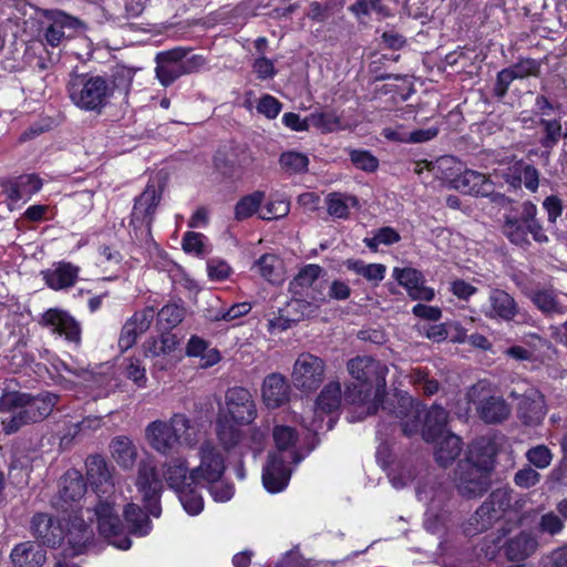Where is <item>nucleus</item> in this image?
<instances>
[{"instance_id": "f257e3e1", "label": "nucleus", "mask_w": 567, "mask_h": 567, "mask_svg": "<svg viewBox=\"0 0 567 567\" xmlns=\"http://www.w3.org/2000/svg\"><path fill=\"white\" fill-rule=\"evenodd\" d=\"M85 518L91 522L95 519L100 535L112 546L122 550L131 547V539L123 532L117 512L107 501H100L93 509L72 511L63 518L66 528L61 520H55L48 514H35L31 520V529L47 546L55 547L66 539L73 553L81 554L93 539V529Z\"/></svg>"}, {"instance_id": "f03ea898", "label": "nucleus", "mask_w": 567, "mask_h": 567, "mask_svg": "<svg viewBox=\"0 0 567 567\" xmlns=\"http://www.w3.org/2000/svg\"><path fill=\"white\" fill-rule=\"evenodd\" d=\"M382 411L400 420L402 432L408 437L421 432L422 439L432 443L447 432L449 412L437 404L427 410L422 426V405L410 395H396L388 400Z\"/></svg>"}, {"instance_id": "7ed1b4c3", "label": "nucleus", "mask_w": 567, "mask_h": 567, "mask_svg": "<svg viewBox=\"0 0 567 567\" xmlns=\"http://www.w3.org/2000/svg\"><path fill=\"white\" fill-rule=\"evenodd\" d=\"M59 401L52 392L32 395L27 392L8 391L0 396L2 431L13 434L21 427L48 417Z\"/></svg>"}, {"instance_id": "20e7f679", "label": "nucleus", "mask_w": 567, "mask_h": 567, "mask_svg": "<svg viewBox=\"0 0 567 567\" xmlns=\"http://www.w3.org/2000/svg\"><path fill=\"white\" fill-rule=\"evenodd\" d=\"M347 369L350 375L355 379L361 389L348 388L344 396L352 404H364L373 393V401L368 406V414H375L379 406L385 405L384 394L386 385L388 367L372 357H355L348 361Z\"/></svg>"}, {"instance_id": "39448f33", "label": "nucleus", "mask_w": 567, "mask_h": 567, "mask_svg": "<svg viewBox=\"0 0 567 567\" xmlns=\"http://www.w3.org/2000/svg\"><path fill=\"white\" fill-rule=\"evenodd\" d=\"M495 449L485 441L473 444L470 457L458 464L456 488L467 498L482 496L491 485V471L494 466Z\"/></svg>"}, {"instance_id": "423d86ee", "label": "nucleus", "mask_w": 567, "mask_h": 567, "mask_svg": "<svg viewBox=\"0 0 567 567\" xmlns=\"http://www.w3.org/2000/svg\"><path fill=\"white\" fill-rule=\"evenodd\" d=\"M66 91L78 109L97 114L102 113L114 94V87L106 79L87 74L72 75Z\"/></svg>"}, {"instance_id": "0eeeda50", "label": "nucleus", "mask_w": 567, "mask_h": 567, "mask_svg": "<svg viewBox=\"0 0 567 567\" xmlns=\"http://www.w3.org/2000/svg\"><path fill=\"white\" fill-rule=\"evenodd\" d=\"M512 508V491L496 488L463 525L467 536H474L489 529Z\"/></svg>"}, {"instance_id": "6e6552de", "label": "nucleus", "mask_w": 567, "mask_h": 567, "mask_svg": "<svg viewBox=\"0 0 567 567\" xmlns=\"http://www.w3.org/2000/svg\"><path fill=\"white\" fill-rule=\"evenodd\" d=\"M466 398L474 405L478 417L484 423H501L511 415L509 404L504 398L493 395L489 385L484 381L472 385L466 393Z\"/></svg>"}, {"instance_id": "1a4fd4ad", "label": "nucleus", "mask_w": 567, "mask_h": 567, "mask_svg": "<svg viewBox=\"0 0 567 567\" xmlns=\"http://www.w3.org/2000/svg\"><path fill=\"white\" fill-rule=\"evenodd\" d=\"M323 272L319 265L303 266L289 282L290 293L307 298L318 305L327 302V281L321 280Z\"/></svg>"}, {"instance_id": "9d476101", "label": "nucleus", "mask_w": 567, "mask_h": 567, "mask_svg": "<svg viewBox=\"0 0 567 567\" xmlns=\"http://www.w3.org/2000/svg\"><path fill=\"white\" fill-rule=\"evenodd\" d=\"M326 362L309 352H302L293 363L291 381L293 385L303 392L317 390L323 382Z\"/></svg>"}, {"instance_id": "9b49d317", "label": "nucleus", "mask_w": 567, "mask_h": 567, "mask_svg": "<svg viewBox=\"0 0 567 567\" xmlns=\"http://www.w3.org/2000/svg\"><path fill=\"white\" fill-rule=\"evenodd\" d=\"M200 463L189 472V480L195 484L221 478L225 462L218 450L210 443L204 442L198 452Z\"/></svg>"}, {"instance_id": "f8f14e48", "label": "nucleus", "mask_w": 567, "mask_h": 567, "mask_svg": "<svg viewBox=\"0 0 567 567\" xmlns=\"http://www.w3.org/2000/svg\"><path fill=\"white\" fill-rule=\"evenodd\" d=\"M227 412L236 424H250L257 416L251 393L243 386H234L226 392Z\"/></svg>"}, {"instance_id": "ddd939ff", "label": "nucleus", "mask_w": 567, "mask_h": 567, "mask_svg": "<svg viewBox=\"0 0 567 567\" xmlns=\"http://www.w3.org/2000/svg\"><path fill=\"white\" fill-rule=\"evenodd\" d=\"M519 308L514 297L499 288H492L487 301L482 306L481 312L487 319L512 321L518 315Z\"/></svg>"}, {"instance_id": "4468645a", "label": "nucleus", "mask_w": 567, "mask_h": 567, "mask_svg": "<svg viewBox=\"0 0 567 567\" xmlns=\"http://www.w3.org/2000/svg\"><path fill=\"white\" fill-rule=\"evenodd\" d=\"M187 53V49L177 47L156 54L155 72L158 81L164 86H168L184 75L183 59L186 58Z\"/></svg>"}, {"instance_id": "2eb2a0df", "label": "nucleus", "mask_w": 567, "mask_h": 567, "mask_svg": "<svg viewBox=\"0 0 567 567\" xmlns=\"http://www.w3.org/2000/svg\"><path fill=\"white\" fill-rule=\"evenodd\" d=\"M547 413L545 396L535 388L527 389L522 394L517 406V415L524 425H539Z\"/></svg>"}, {"instance_id": "dca6fc26", "label": "nucleus", "mask_w": 567, "mask_h": 567, "mask_svg": "<svg viewBox=\"0 0 567 567\" xmlns=\"http://www.w3.org/2000/svg\"><path fill=\"white\" fill-rule=\"evenodd\" d=\"M291 471L284 456L279 453L270 454L262 470L264 487L269 493H279L288 486Z\"/></svg>"}, {"instance_id": "f3484780", "label": "nucleus", "mask_w": 567, "mask_h": 567, "mask_svg": "<svg viewBox=\"0 0 567 567\" xmlns=\"http://www.w3.org/2000/svg\"><path fill=\"white\" fill-rule=\"evenodd\" d=\"M47 25L43 31L45 42L51 47H58L64 39L65 29H76L80 21L59 10H48L44 12Z\"/></svg>"}, {"instance_id": "a211bd4d", "label": "nucleus", "mask_w": 567, "mask_h": 567, "mask_svg": "<svg viewBox=\"0 0 567 567\" xmlns=\"http://www.w3.org/2000/svg\"><path fill=\"white\" fill-rule=\"evenodd\" d=\"M539 547L537 537L527 530H522L503 545L504 555L512 563L524 561L533 556Z\"/></svg>"}, {"instance_id": "6ab92c4d", "label": "nucleus", "mask_w": 567, "mask_h": 567, "mask_svg": "<svg viewBox=\"0 0 567 567\" xmlns=\"http://www.w3.org/2000/svg\"><path fill=\"white\" fill-rule=\"evenodd\" d=\"M393 277L408 290L412 299L431 301L434 298V290L424 285L421 271L414 268H394Z\"/></svg>"}, {"instance_id": "aec40b11", "label": "nucleus", "mask_w": 567, "mask_h": 567, "mask_svg": "<svg viewBox=\"0 0 567 567\" xmlns=\"http://www.w3.org/2000/svg\"><path fill=\"white\" fill-rule=\"evenodd\" d=\"M42 321L45 326L50 327L53 332L63 336L66 340L72 342L80 341V326L68 312L59 309H50L43 315Z\"/></svg>"}, {"instance_id": "412c9836", "label": "nucleus", "mask_w": 567, "mask_h": 567, "mask_svg": "<svg viewBox=\"0 0 567 567\" xmlns=\"http://www.w3.org/2000/svg\"><path fill=\"white\" fill-rule=\"evenodd\" d=\"M261 395L268 408L276 409L289 400L290 386L282 374L271 373L262 382Z\"/></svg>"}, {"instance_id": "4be33fe9", "label": "nucleus", "mask_w": 567, "mask_h": 567, "mask_svg": "<svg viewBox=\"0 0 567 567\" xmlns=\"http://www.w3.org/2000/svg\"><path fill=\"white\" fill-rule=\"evenodd\" d=\"M455 189L474 196H488L493 193V183L484 174L466 169L453 179Z\"/></svg>"}, {"instance_id": "5701e85b", "label": "nucleus", "mask_w": 567, "mask_h": 567, "mask_svg": "<svg viewBox=\"0 0 567 567\" xmlns=\"http://www.w3.org/2000/svg\"><path fill=\"white\" fill-rule=\"evenodd\" d=\"M80 268L71 262L60 261L42 271L45 284L53 290H62L75 285Z\"/></svg>"}, {"instance_id": "b1692460", "label": "nucleus", "mask_w": 567, "mask_h": 567, "mask_svg": "<svg viewBox=\"0 0 567 567\" xmlns=\"http://www.w3.org/2000/svg\"><path fill=\"white\" fill-rule=\"evenodd\" d=\"M10 559L13 567H41L47 560V551L33 542H22L12 548Z\"/></svg>"}, {"instance_id": "393cba45", "label": "nucleus", "mask_w": 567, "mask_h": 567, "mask_svg": "<svg viewBox=\"0 0 567 567\" xmlns=\"http://www.w3.org/2000/svg\"><path fill=\"white\" fill-rule=\"evenodd\" d=\"M163 484L154 467L144 465V515L150 514L153 517H159L162 507L159 504V493Z\"/></svg>"}, {"instance_id": "a878e982", "label": "nucleus", "mask_w": 567, "mask_h": 567, "mask_svg": "<svg viewBox=\"0 0 567 567\" xmlns=\"http://www.w3.org/2000/svg\"><path fill=\"white\" fill-rule=\"evenodd\" d=\"M435 460L441 466L452 464L461 454L462 440L460 436L447 431L436 442Z\"/></svg>"}, {"instance_id": "bb28decb", "label": "nucleus", "mask_w": 567, "mask_h": 567, "mask_svg": "<svg viewBox=\"0 0 567 567\" xmlns=\"http://www.w3.org/2000/svg\"><path fill=\"white\" fill-rule=\"evenodd\" d=\"M150 444L159 453L166 454L176 445L174 433L165 422L156 421L147 426Z\"/></svg>"}, {"instance_id": "cd10ccee", "label": "nucleus", "mask_w": 567, "mask_h": 567, "mask_svg": "<svg viewBox=\"0 0 567 567\" xmlns=\"http://www.w3.org/2000/svg\"><path fill=\"white\" fill-rule=\"evenodd\" d=\"M326 205L330 216L347 219L350 215V208H357L359 200L353 195L334 192L327 195Z\"/></svg>"}, {"instance_id": "c85d7f7f", "label": "nucleus", "mask_w": 567, "mask_h": 567, "mask_svg": "<svg viewBox=\"0 0 567 567\" xmlns=\"http://www.w3.org/2000/svg\"><path fill=\"white\" fill-rule=\"evenodd\" d=\"M164 476L168 486L175 491L195 484L189 480L186 462L181 458H174L166 464Z\"/></svg>"}, {"instance_id": "c756f323", "label": "nucleus", "mask_w": 567, "mask_h": 567, "mask_svg": "<svg viewBox=\"0 0 567 567\" xmlns=\"http://www.w3.org/2000/svg\"><path fill=\"white\" fill-rule=\"evenodd\" d=\"M216 433L220 444L227 451L235 449L245 440L243 431L226 417H218Z\"/></svg>"}, {"instance_id": "7c9ffc66", "label": "nucleus", "mask_w": 567, "mask_h": 567, "mask_svg": "<svg viewBox=\"0 0 567 567\" xmlns=\"http://www.w3.org/2000/svg\"><path fill=\"white\" fill-rule=\"evenodd\" d=\"M86 486L82 475L75 471H69L63 477L60 496L63 502H76L85 494Z\"/></svg>"}, {"instance_id": "2f4dec72", "label": "nucleus", "mask_w": 567, "mask_h": 567, "mask_svg": "<svg viewBox=\"0 0 567 567\" xmlns=\"http://www.w3.org/2000/svg\"><path fill=\"white\" fill-rule=\"evenodd\" d=\"M341 400V384L338 381H332L321 390L316 401V406L321 412L331 413L339 409Z\"/></svg>"}, {"instance_id": "473e14b6", "label": "nucleus", "mask_w": 567, "mask_h": 567, "mask_svg": "<svg viewBox=\"0 0 567 567\" xmlns=\"http://www.w3.org/2000/svg\"><path fill=\"white\" fill-rule=\"evenodd\" d=\"M167 424L168 429L174 433L176 444L183 443L192 446L197 442L195 429L186 415L175 414Z\"/></svg>"}, {"instance_id": "72a5a7b5", "label": "nucleus", "mask_w": 567, "mask_h": 567, "mask_svg": "<svg viewBox=\"0 0 567 567\" xmlns=\"http://www.w3.org/2000/svg\"><path fill=\"white\" fill-rule=\"evenodd\" d=\"M265 198L266 194L262 190H255L243 196L235 205V219L241 221L251 217L259 210Z\"/></svg>"}, {"instance_id": "f704fd0d", "label": "nucleus", "mask_w": 567, "mask_h": 567, "mask_svg": "<svg viewBox=\"0 0 567 567\" xmlns=\"http://www.w3.org/2000/svg\"><path fill=\"white\" fill-rule=\"evenodd\" d=\"M111 450L113 458L120 466L130 468L134 465L137 452L131 440L127 437H117L113 440Z\"/></svg>"}, {"instance_id": "c9c22d12", "label": "nucleus", "mask_w": 567, "mask_h": 567, "mask_svg": "<svg viewBox=\"0 0 567 567\" xmlns=\"http://www.w3.org/2000/svg\"><path fill=\"white\" fill-rule=\"evenodd\" d=\"M503 233L511 243L523 246L529 243L528 231L523 213L520 217L506 216L503 225Z\"/></svg>"}, {"instance_id": "e433bc0d", "label": "nucleus", "mask_w": 567, "mask_h": 567, "mask_svg": "<svg viewBox=\"0 0 567 567\" xmlns=\"http://www.w3.org/2000/svg\"><path fill=\"white\" fill-rule=\"evenodd\" d=\"M311 126L320 130L322 133H331L347 128L341 117L334 111H324L311 113L308 116Z\"/></svg>"}, {"instance_id": "4c0bfd02", "label": "nucleus", "mask_w": 567, "mask_h": 567, "mask_svg": "<svg viewBox=\"0 0 567 567\" xmlns=\"http://www.w3.org/2000/svg\"><path fill=\"white\" fill-rule=\"evenodd\" d=\"M348 10L358 19L361 20L363 17L370 16L374 12L379 18L384 19L392 16L389 7L383 4L382 0H357L353 2Z\"/></svg>"}, {"instance_id": "58836bf2", "label": "nucleus", "mask_w": 567, "mask_h": 567, "mask_svg": "<svg viewBox=\"0 0 567 567\" xmlns=\"http://www.w3.org/2000/svg\"><path fill=\"white\" fill-rule=\"evenodd\" d=\"M166 182L167 173L164 171H158L151 175L147 187L144 189V202L150 200V204L145 209L146 214H151L153 208L156 207L161 200Z\"/></svg>"}, {"instance_id": "ea45409f", "label": "nucleus", "mask_w": 567, "mask_h": 567, "mask_svg": "<svg viewBox=\"0 0 567 567\" xmlns=\"http://www.w3.org/2000/svg\"><path fill=\"white\" fill-rule=\"evenodd\" d=\"M255 268L269 282L275 284L281 280L282 262L276 255H262L255 262Z\"/></svg>"}, {"instance_id": "a19ab883", "label": "nucleus", "mask_w": 567, "mask_h": 567, "mask_svg": "<svg viewBox=\"0 0 567 567\" xmlns=\"http://www.w3.org/2000/svg\"><path fill=\"white\" fill-rule=\"evenodd\" d=\"M86 475L89 482L99 487L103 484L110 486V470L101 456H90L86 460Z\"/></svg>"}, {"instance_id": "79ce46f5", "label": "nucleus", "mask_w": 567, "mask_h": 567, "mask_svg": "<svg viewBox=\"0 0 567 567\" xmlns=\"http://www.w3.org/2000/svg\"><path fill=\"white\" fill-rule=\"evenodd\" d=\"M185 309L176 303L164 306L157 312V326L163 331L177 327L184 319Z\"/></svg>"}, {"instance_id": "37998d69", "label": "nucleus", "mask_w": 567, "mask_h": 567, "mask_svg": "<svg viewBox=\"0 0 567 567\" xmlns=\"http://www.w3.org/2000/svg\"><path fill=\"white\" fill-rule=\"evenodd\" d=\"M251 157L245 151H241V157L237 159L226 158L215 159L217 169L228 178H239L243 174L244 168L250 163Z\"/></svg>"}, {"instance_id": "c03bdc74", "label": "nucleus", "mask_w": 567, "mask_h": 567, "mask_svg": "<svg viewBox=\"0 0 567 567\" xmlns=\"http://www.w3.org/2000/svg\"><path fill=\"white\" fill-rule=\"evenodd\" d=\"M185 512L192 516L198 515L204 509L203 496L190 486L175 491Z\"/></svg>"}, {"instance_id": "a18cd8bd", "label": "nucleus", "mask_w": 567, "mask_h": 567, "mask_svg": "<svg viewBox=\"0 0 567 567\" xmlns=\"http://www.w3.org/2000/svg\"><path fill=\"white\" fill-rule=\"evenodd\" d=\"M538 124L543 127L544 135L539 140L540 145L546 150L555 147L561 136V123L559 118H543L540 117Z\"/></svg>"}, {"instance_id": "49530a36", "label": "nucleus", "mask_w": 567, "mask_h": 567, "mask_svg": "<svg viewBox=\"0 0 567 567\" xmlns=\"http://www.w3.org/2000/svg\"><path fill=\"white\" fill-rule=\"evenodd\" d=\"M522 208L528 234L533 236L535 241L546 243L548 237L544 233L539 221L536 219L537 207L532 202H525L522 204Z\"/></svg>"}, {"instance_id": "de8ad7c7", "label": "nucleus", "mask_w": 567, "mask_h": 567, "mask_svg": "<svg viewBox=\"0 0 567 567\" xmlns=\"http://www.w3.org/2000/svg\"><path fill=\"white\" fill-rule=\"evenodd\" d=\"M141 323L142 319L137 312L124 323L118 338V347L122 352H126L135 344Z\"/></svg>"}, {"instance_id": "09e8293b", "label": "nucleus", "mask_w": 567, "mask_h": 567, "mask_svg": "<svg viewBox=\"0 0 567 567\" xmlns=\"http://www.w3.org/2000/svg\"><path fill=\"white\" fill-rule=\"evenodd\" d=\"M319 305L300 296H292L291 300L284 308L289 316H300V321L312 315Z\"/></svg>"}, {"instance_id": "8fccbe9b", "label": "nucleus", "mask_w": 567, "mask_h": 567, "mask_svg": "<svg viewBox=\"0 0 567 567\" xmlns=\"http://www.w3.org/2000/svg\"><path fill=\"white\" fill-rule=\"evenodd\" d=\"M542 62L532 58L519 59L515 64L508 69L517 80H523L528 76H538L540 72Z\"/></svg>"}, {"instance_id": "3c124183", "label": "nucleus", "mask_w": 567, "mask_h": 567, "mask_svg": "<svg viewBox=\"0 0 567 567\" xmlns=\"http://www.w3.org/2000/svg\"><path fill=\"white\" fill-rule=\"evenodd\" d=\"M525 456L538 470L547 468L554 458L551 451L545 444H538L528 449Z\"/></svg>"}, {"instance_id": "603ef678", "label": "nucleus", "mask_w": 567, "mask_h": 567, "mask_svg": "<svg viewBox=\"0 0 567 567\" xmlns=\"http://www.w3.org/2000/svg\"><path fill=\"white\" fill-rule=\"evenodd\" d=\"M206 240V236L200 233L187 231L183 237L182 246L187 254L203 256L208 252Z\"/></svg>"}, {"instance_id": "864d4df0", "label": "nucleus", "mask_w": 567, "mask_h": 567, "mask_svg": "<svg viewBox=\"0 0 567 567\" xmlns=\"http://www.w3.org/2000/svg\"><path fill=\"white\" fill-rule=\"evenodd\" d=\"M279 163L282 168L292 173H303L308 169L309 159L306 155L298 152H287L281 154Z\"/></svg>"}, {"instance_id": "5fc2aeb1", "label": "nucleus", "mask_w": 567, "mask_h": 567, "mask_svg": "<svg viewBox=\"0 0 567 567\" xmlns=\"http://www.w3.org/2000/svg\"><path fill=\"white\" fill-rule=\"evenodd\" d=\"M349 155L352 164L361 171L372 173L379 167L378 158L369 151L351 150Z\"/></svg>"}, {"instance_id": "6e6d98bb", "label": "nucleus", "mask_w": 567, "mask_h": 567, "mask_svg": "<svg viewBox=\"0 0 567 567\" xmlns=\"http://www.w3.org/2000/svg\"><path fill=\"white\" fill-rule=\"evenodd\" d=\"M290 212V202L287 199H276L268 202L261 210L259 217L264 220H272L286 217Z\"/></svg>"}, {"instance_id": "4d7b16f0", "label": "nucleus", "mask_w": 567, "mask_h": 567, "mask_svg": "<svg viewBox=\"0 0 567 567\" xmlns=\"http://www.w3.org/2000/svg\"><path fill=\"white\" fill-rule=\"evenodd\" d=\"M272 436L277 449L280 452L288 451L297 441V433L290 426L277 425L272 431Z\"/></svg>"}, {"instance_id": "13d9d810", "label": "nucleus", "mask_w": 567, "mask_h": 567, "mask_svg": "<svg viewBox=\"0 0 567 567\" xmlns=\"http://www.w3.org/2000/svg\"><path fill=\"white\" fill-rule=\"evenodd\" d=\"M565 528V522L555 513L548 512L540 516L538 529L543 534L556 536Z\"/></svg>"}, {"instance_id": "bf43d9fd", "label": "nucleus", "mask_w": 567, "mask_h": 567, "mask_svg": "<svg viewBox=\"0 0 567 567\" xmlns=\"http://www.w3.org/2000/svg\"><path fill=\"white\" fill-rule=\"evenodd\" d=\"M411 379L414 385L425 395H433L440 389L439 382L430 378L429 374L422 370H414Z\"/></svg>"}, {"instance_id": "052dcab7", "label": "nucleus", "mask_w": 567, "mask_h": 567, "mask_svg": "<svg viewBox=\"0 0 567 567\" xmlns=\"http://www.w3.org/2000/svg\"><path fill=\"white\" fill-rule=\"evenodd\" d=\"M206 483L208 484L209 494L216 502H228L234 496V486L220 478Z\"/></svg>"}, {"instance_id": "680f3d73", "label": "nucleus", "mask_w": 567, "mask_h": 567, "mask_svg": "<svg viewBox=\"0 0 567 567\" xmlns=\"http://www.w3.org/2000/svg\"><path fill=\"white\" fill-rule=\"evenodd\" d=\"M533 301L545 313L561 312L555 296L549 291H537L533 297Z\"/></svg>"}, {"instance_id": "e2e57ef3", "label": "nucleus", "mask_w": 567, "mask_h": 567, "mask_svg": "<svg viewBox=\"0 0 567 567\" xmlns=\"http://www.w3.org/2000/svg\"><path fill=\"white\" fill-rule=\"evenodd\" d=\"M540 477L535 468L527 465L515 473L514 482L520 488H530L539 483Z\"/></svg>"}, {"instance_id": "0e129e2a", "label": "nucleus", "mask_w": 567, "mask_h": 567, "mask_svg": "<svg viewBox=\"0 0 567 567\" xmlns=\"http://www.w3.org/2000/svg\"><path fill=\"white\" fill-rule=\"evenodd\" d=\"M300 321V316H289L285 309H280L279 316L268 320V331L270 333L281 332Z\"/></svg>"}, {"instance_id": "69168bd1", "label": "nucleus", "mask_w": 567, "mask_h": 567, "mask_svg": "<svg viewBox=\"0 0 567 567\" xmlns=\"http://www.w3.org/2000/svg\"><path fill=\"white\" fill-rule=\"evenodd\" d=\"M257 111L267 118L272 120L280 113L281 103L275 96L265 94L258 101Z\"/></svg>"}, {"instance_id": "338daca9", "label": "nucleus", "mask_w": 567, "mask_h": 567, "mask_svg": "<svg viewBox=\"0 0 567 567\" xmlns=\"http://www.w3.org/2000/svg\"><path fill=\"white\" fill-rule=\"evenodd\" d=\"M327 301L332 300H347L351 295V289L348 284L341 280H333L330 285L327 284Z\"/></svg>"}, {"instance_id": "774afa93", "label": "nucleus", "mask_w": 567, "mask_h": 567, "mask_svg": "<svg viewBox=\"0 0 567 567\" xmlns=\"http://www.w3.org/2000/svg\"><path fill=\"white\" fill-rule=\"evenodd\" d=\"M542 567H567V544L549 551L544 557Z\"/></svg>"}]
</instances>
